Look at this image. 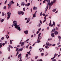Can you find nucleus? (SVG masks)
<instances>
[{"label": "nucleus", "mask_w": 61, "mask_h": 61, "mask_svg": "<svg viewBox=\"0 0 61 61\" xmlns=\"http://www.w3.org/2000/svg\"><path fill=\"white\" fill-rule=\"evenodd\" d=\"M58 38H59V39H60H60L59 41H61V37H60V36H58Z\"/></svg>", "instance_id": "obj_9"}, {"label": "nucleus", "mask_w": 61, "mask_h": 61, "mask_svg": "<svg viewBox=\"0 0 61 61\" xmlns=\"http://www.w3.org/2000/svg\"><path fill=\"white\" fill-rule=\"evenodd\" d=\"M18 48H17L16 50V51H17H17H18Z\"/></svg>", "instance_id": "obj_35"}, {"label": "nucleus", "mask_w": 61, "mask_h": 61, "mask_svg": "<svg viewBox=\"0 0 61 61\" xmlns=\"http://www.w3.org/2000/svg\"><path fill=\"white\" fill-rule=\"evenodd\" d=\"M25 45V43L23 42L21 44V46H22L23 45Z\"/></svg>", "instance_id": "obj_26"}, {"label": "nucleus", "mask_w": 61, "mask_h": 61, "mask_svg": "<svg viewBox=\"0 0 61 61\" xmlns=\"http://www.w3.org/2000/svg\"><path fill=\"white\" fill-rule=\"evenodd\" d=\"M46 21V20H44V21L43 22V23H44V22H45Z\"/></svg>", "instance_id": "obj_60"}, {"label": "nucleus", "mask_w": 61, "mask_h": 61, "mask_svg": "<svg viewBox=\"0 0 61 61\" xmlns=\"http://www.w3.org/2000/svg\"><path fill=\"white\" fill-rule=\"evenodd\" d=\"M4 20H5L4 19H2L1 20V22L2 23Z\"/></svg>", "instance_id": "obj_40"}, {"label": "nucleus", "mask_w": 61, "mask_h": 61, "mask_svg": "<svg viewBox=\"0 0 61 61\" xmlns=\"http://www.w3.org/2000/svg\"><path fill=\"white\" fill-rule=\"evenodd\" d=\"M53 26V25L51 24V25H50V26H51V27H52Z\"/></svg>", "instance_id": "obj_57"}, {"label": "nucleus", "mask_w": 61, "mask_h": 61, "mask_svg": "<svg viewBox=\"0 0 61 61\" xmlns=\"http://www.w3.org/2000/svg\"><path fill=\"white\" fill-rule=\"evenodd\" d=\"M57 55H58V54H56V53H55L54 54V57L53 58H51V60H53V59H54V58H55V57H56V56H57Z\"/></svg>", "instance_id": "obj_5"}, {"label": "nucleus", "mask_w": 61, "mask_h": 61, "mask_svg": "<svg viewBox=\"0 0 61 61\" xmlns=\"http://www.w3.org/2000/svg\"><path fill=\"white\" fill-rule=\"evenodd\" d=\"M22 51V48L21 49H19V50H18V51H17V52H19V51Z\"/></svg>", "instance_id": "obj_15"}, {"label": "nucleus", "mask_w": 61, "mask_h": 61, "mask_svg": "<svg viewBox=\"0 0 61 61\" xmlns=\"http://www.w3.org/2000/svg\"><path fill=\"white\" fill-rule=\"evenodd\" d=\"M28 40H29V39H28L26 40V42L27 43H28Z\"/></svg>", "instance_id": "obj_39"}, {"label": "nucleus", "mask_w": 61, "mask_h": 61, "mask_svg": "<svg viewBox=\"0 0 61 61\" xmlns=\"http://www.w3.org/2000/svg\"><path fill=\"white\" fill-rule=\"evenodd\" d=\"M10 44H12V42L11 40H10Z\"/></svg>", "instance_id": "obj_47"}, {"label": "nucleus", "mask_w": 61, "mask_h": 61, "mask_svg": "<svg viewBox=\"0 0 61 61\" xmlns=\"http://www.w3.org/2000/svg\"><path fill=\"white\" fill-rule=\"evenodd\" d=\"M4 9H6V6H5L4 7Z\"/></svg>", "instance_id": "obj_52"}, {"label": "nucleus", "mask_w": 61, "mask_h": 61, "mask_svg": "<svg viewBox=\"0 0 61 61\" xmlns=\"http://www.w3.org/2000/svg\"><path fill=\"white\" fill-rule=\"evenodd\" d=\"M47 2L48 3V4H50V0H48H48L47 1Z\"/></svg>", "instance_id": "obj_24"}, {"label": "nucleus", "mask_w": 61, "mask_h": 61, "mask_svg": "<svg viewBox=\"0 0 61 61\" xmlns=\"http://www.w3.org/2000/svg\"><path fill=\"white\" fill-rule=\"evenodd\" d=\"M23 10L24 11H25V7L23 9Z\"/></svg>", "instance_id": "obj_49"}, {"label": "nucleus", "mask_w": 61, "mask_h": 61, "mask_svg": "<svg viewBox=\"0 0 61 61\" xmlns=\"http://www.w3.org/2000/svg\"><path fill=\"white\" fill-rule=\"evenodd\" d=\"M52 61H56V59H54L53 60H52Z\"/></svg>", "instance_id": "obj_50"}, {"label": "nucleus", "mask_w": 61, "mask_h": 61, "mask_svg": "<svg viewBox=\"0 0 61 61\" xmlns=\"http://www.w3.org/2000/svg\"><path fill=\"white\" fill-rule=\"evenodd\" d=\"M55 29H53L51 31V33H53V32H55Z\"/></svg>", "instance_id": "obj_14"}, {"label": "nucleus", "mask_w": 61, "mask_h": 61, "mask_svg": "<svg viewBox=\"0 0 61 61\" xmlns=\"http://www.w3.org/2000/svg\"><path fill=\"white\" fill-rule=\"evenodd\" d=\"M40 23H41V24H42V22L41 20H40Z\"/></svg>", "instance_id": "obj_55"}, {"label": "nucleus", "mask_w": 61, "mask_h": 61, "mask_svg": "<svg viewBox=\"0 0 61 61\" xmlns=\"http://www.w3.org/2000/svg\"><path fill=\"white\" fill-rule=\"evenodd\" d=\"M42 12H41L40 13V16H42Z\"/></svg>", "instance_id": "obj_48"}, {"label": "nucleus", "mask_w": 61, "mask_h": 61, "mask_svg": "<svg viewBox=\"0 0 61 61\" xmlns=\"http://www.w3.org/2000/svg\"><path fill=\"white\" fill-rule=\"evenodd\" d=\"M5 44H7V42L6 41H5Z\"/></svg>", "instance_id": "obj_64"}, {"label": "nucleus", "mask_w": 61, "mask_h": 61, "mask_svg": "<svg viewBox=\"0 0 61 61\" xmlns=\"http://www.w3.org/2000/svg\"><path fill=\"white\" fill-rule=\"evenodd\" d=\"M20 46V45H18L17 46V47H19Z\"/></svg>", "instance_id": "obj_56"}, {"label": "nucleus", "mask_w": 61, "mask_h": 61, "mask_svg": "<svg viewBox=\"0 0 61 61\" xmlns=\"http://www.w3.org/2000/svg\"><path fill=\"white\" fill-rule=\"evenodd\" d=\"M43 61V60L42 59H40L39 60H37V61Z\"/></svg>", "instance_id": "obj_38"}, {"label": "nucleus", "mask_w": 61, "mask_h": 61, "mask_svg": "<svg viewBox=\"0 0 61 61\" xmlns=\"http://www.w3.org/2000/svg\"><path fill=\"white\" fill-rule=\"evenodd\" d=\"M38 56H36V57H35V58L36 59H37V58H38Z\"/></svg>", "instance_id": "obj_37"}, {"label": "nucleus", "mask_w": 61, "mask_h": 61, "mask_svg": "<svg viewBox=\"0 0 61 61\" xmlns=\"http://www.w3.org/2000/svg\"><path fill=\"white\" fill-rule=\"evenodd\" d=\"M17 22L16 21H13V24L12 26V27H13V26H15V28H17L18 29V30H19V31H20L21 30V29H20V27H19V25H17V23H16Z\"/></svg>", "instance_id": "obj_1"}, {"label": "nucleus", "mask_w": 61, "mask_h": 61, "mask_svg": "<svg viewBox=\"0 0 61 61\" xmlns=\"http://www.w3.org/2000/svg\"><path fill=\"white\" fill-rule=\"evenodd\" d=\"M28 55H30V54H26V57H28Z\"/></svg>", "instance_id": "obj_22"}, {"label": "nucleus", "mask_w": 61, "mask_h": 61, "mask_svg": "<svg viewBox=\"0 0 61 61\" xmlns=\"http://www.w3.org/2000/svg\"><path fill=\"white\" fill-rule=\"evenodd\" d=\"M9 47H10L11 48H13V47H12V46H10Z\"/></svg>", "instance_id": "obj_51"}, {"label": "nucleus", "mask_w": 61, "mask_h": 61, "mask_svg": "<svg viewBox=\"0 0 61 61\" xmlns=\"http://www.w3.org/2000/svg\"><path fill=\"white\" fill-rule=\"evenodd\" d=\"M5 43H3L2 44V46H5Z\"/></svg>", "instance_id": "obj_36"}, {"label": "nucleus", "mask_w": 61, "mask_h": 61, "mask_svg": "<svg viewBox=\"0 0 61 61\" xmlns=\"http://www.w3.org/2000/svg\"><path fill=\"white\" fill-rule=\"evenodd\" d=\"M12 4V3L11 2H10L9 3V5H11Z\"/></svg>", "instance_id": "obj_31"}, {"label": "nucleus", "mask_w": 61, "mask_h": 61, "mask_svg": "<svg viewBox=\"0 0 61 61\" xmlns=\"http://www.w3.org/2000/svg\"><path fill=\"white\" fill-rule=\"evenodd\" d=\"M40 42V41L39 40L37 42L38 43H39V42Z\"/></svg>", "instance_id": "obj_59"}, {"label": "nucleus", "mask_w": 61, "mask_h": 61, "mask_svg": "<svg viewBox=\"0 0 61 61\" xmlns=\"http://www.w3.org/2000/svg\"><path fill=\"white\" fill-rule=\"evenodd\" d=\"M21 6H23V5L24 6V5H25V4H24V2H22V3L21 4Z\"/></svg>", "instance_id": "obj_17"}, {"label": "nucleus", "mask_w": 61, "mask_h": 61, "mask_svg": "<svg viewBox=\"0 0 61 61\" xmlns=\"http://www.w3.org/2000/svg\"><path fill=\"white\" fill-rule=\"evenodd\" d=\"M19 53V52H17V53H16V55L15 56H17V55H18V54Z\"/></svg>", "instance_id": "obj_30"}, {"label": "nucleus", "mask_w": 61, "mask_h": 61, "mask_svg": "<svg viewBox=\"0 0 61 61\" xmlns=\"http://www.w3.org/2000/svg\"><path fill=\"white\" fill-rule=\"evenodd\" d=\"M56 8L55 9H54L52 10V11L53 12H55V11H56Z\"/></svg>", "instance_id": "obj_25"}, {"label": "nucleus", "mask_w": 61, "mask_h": 61, "mask_svg": "<svg viewBox=\"0 0 61 61\" xmlns=\"http://www.w3.org/2000/svg\"><path fill=\"white\" fill-rule=\"evenodd\" d=\"M7 0H6L5 1V4H6V2H7Z\"/></svg>", "instance_id": "obj_46"}, {"label": "nucleus", "mask_w": 61, "mask_h": 61, "mask_svg": "<svg viewBox=\"0 0 61 61\" xmlns=\"http://www.w3.org/2000/svg\"><path fill=\"white\" fill-rule=\"evenodd\" d=\"M25 34L26 35L27 34H28V30H26L24 32Z\"/></svg>", "instance_id": "obj_13"}, {"label": "nucleus", "mask_w": 61, "mask_h": 61, "mask_svg": "<svg viewBox=\"0 0 61 61\" xmlns=\"http://www.w3.org/2000/svg\"><path fill=\"white\" fill-rule=\"evenodd\" d=\"M56 30H58V28L56 27Z\"/></svg>", "instance_id": "obj_44"}, {"label": "nucleus", "mask_w": 61, "mask_h": 61, "mask_svg": "<svg viewBox=\"0 0 61 61\" xmlns=\"http://www.w3.org/2000/svg\"><path fill=\"white\" fill-rule=\"evenodd\" d=\"M35 7H34L33 8V9L34 10H35Z\"/></svg>", "instance_id": "obj_63"}, {"label": "nucleus", "mask_w": 61, "mask_h": 61, "mask_svg": "<svg viewBox=\"0 0 61 61\" xmlns=\"http://www.w3.org/2000/svg\"><path fill=\"white\" fill-rule=\"evenodd\" d=\"M30 51H31V50H30V51L28 52L27 53L28 54H30Z\"/></svg>", "instance_id": "obj_33"}, {"label": "nucleus", "mask_w": 61, "mask_h": 61, "mask_svg": "<svg viewBox=\"0 0 61 61\" xmlns=\"http://www.w3.org/2000/svg\"><path fill=\"white\" fill-rule=\"evenodd\" d=\"M30 3H28L27 4H26L25 5V6H29L30 5Z\"/></svg>", "instance_id": "obj_8"}, {"label": "nucleus", "mask_w": 61, "mask_h": 61, "mask_svg": "<svg viewBox=\"0 0 61 61\" xmlns=\"http://www.w3.org/2000/svg\"><path fill=\"white\" fill-rule=\"evenodd\" d=\"M11 2L12 3V4H14L15 3V2H13V0H12Z\"/></svg>", "instance_id": "obj_41"}, {"label": "nucleus", "mask_w": 61, "mask_h": 61, "mask_svg": "<svg viewBox=\"0 0 61 61\" xmlns=\"http://www.w3.org/2000/svg\"><path fill=\"white\" fill-rule=\"evenodd\" d=\"M41 33H40L39 34H38V39L37 40H40V39H41L42 38V37L41 36H40V35H41Z\"/></svg>", "instance_id": "obj_4"}, {"label": "nucleus", "mask_w": 61, "mask_h": 61, "mask_svg": "<svg viewBox=\"0 0 61 61\" xmlns=\"http://www.w3.org/2000/svg\"><path fill=\"white\" fill-rule=\"evenodd\" d=\"M28 20L29 21H30V18H29Z\"/></svg>", "instance_id": "obj_53"}, {"label": "nucleus", "mask_w": 61, "mask_h": 61, "mask_svg": "<svg viewBox=\"0 0 61 61\" xmlns=\"http://www.w3.org/2000/svg\"><path fill=\"white\" fill-rule=\"evenodd\" d=\"M29 48L30 49H32V47H31V46H30V47Z\"/></svg>", "instance_id": "obj_58"}, {"label": "nucleus", "mask_w": 61, "mask_h": 61, "mask_svg": "<svg viewBox=\"0 0 61 61\" xmlns=\"http://www.w3.org/2000/svg\"><path fill=\"white\" fill-rule=\"evenodd\" d=\"M48 6L47 5L46 6V8H45V9H46V10H45V12H46L47 10V9H48Z\"/></svg>", "instance_id": "obj_11"}, {"label": "nucleus", "mask_w": 61, "mask_h": 61, "mask_svg": "<svg viewBox=\"0 0 61 61\" xmlns=\"http://www.w3.org/2000/svg\"><path fill=\"white\" fill-rule=\"evenodd\" d=\"M21 54H20L19 55H18V58H19V57H21Z\"/></svg>", "instance_id": "obj_12"}, {"label": "nucleus", "mask_w": 61, "mask_h": 61, "mask_svg": "<svg viewBox=\"0 0 61 61\" xmlns=\"http://www.w3.org/2000/svg\"><path fill=\"white\" fill-rule=\"evenodd\" d=\"M42 15L44 16H45V15H46V14L45 13H43L42 14Z\"/></svg>", "instance_id": "obj_42"}, {"label": "nucleus", "mask_w": 61, "mask_h": 61, "mask_svg": "<svg viewBox=\"0 0 61 61\" xmlns=\"http://www.w3.org/2000/svg\"><path fill=\"white\" fill-rule=\"evenodd\" d=\"M8 51L9 52H10V47H8Z\"/></svg>", "instance_id": "obj_29"}, {"label": "nucleus", "mask_w": 61, "mask_h": 61, "mask_svg": "<svg viewBox=\"0 0 61 61\" xmlns=\"http://www.w3.org/2000/svg\"><path fill=\"white\" fill-rule=\"evenodd\" d=\"M55 2V0H53V2L51 1V3H48L47 5H51V6L52 5H53L54 3Z\"/></svg>", "instance_id": "obj_2"}, {"label": "nucleus", "mask_w": 61, "mask_h": 61, "mask_svg": "<svg viewBox=\"0 0 61 61\" xmlns=\"http://www.w3.org/2000/svg\"><path fill=\"white\" fill-rule=\"evenodd\" d=\"M8 5L9 6L8 9H9V8H11V5H9V4H8Z\"/></svg>", "instance_id": "obj_21"}, {"label": "nucleus", "mask_w": 61, "mask_h": 61, "mask_svg": "<svg viewBox=\"0 0 61 61\" xmlns=\"http://www.w3.org/2000/svg\"><path fill=\"white\" fill-rule=\"evenodd\" d=\"M44 19L45 20H46V16H45L44 17Z\"/></svg>", "instance_id": "obj_32"}, {"label": "nucleus", "mask_w": 61, "mask_h": 61, "mask_svg": "<svg viewBox=\"0 0 61 61\" xmlns=\"http://www.w3.org/2000/svg\"><path fill=\"white\" fill-rule=\"evenodd\" d=\"M44 1L43 2V3H46V2L47 1V0H44Z\"/></svg>", "instance_id": "obj_19"}, {"label": "nucleus", "mask_w": 61, "mask_h": 61, "mask_svg": "<svg viewBox=\"0 0 61 61\" xmlns=\"http://www.w3.org/2000/svg\"><path fill=\"white\" fill-rule=\"evenodd\" d=\"M4 37H3L1 38V39L2 40H4Z\"/></svg>", "instance_id": "obj_43"}, {"label": "nucleus", "mask_w": 61, "mask_h": 61, "mask_svg": "<svg viewBox=\"0 0 61 61\" xmlns=\"http://www.w3.org/2000/svg\"><path fill=\"white\" fill-rule=\"evenodd\" d=\"M2 43H0V49L1 48V47H2Z\"/></svg>", "instance_id": "obj_23"}, {"label": "nucleus", "mask_w": 61, "mask_h": 61, "mask_svg": "<svg viewBox=\"0 0 61 61\" xmlns=\"http://www.w3.org/2000/svg\"><path fill=\"white\" fill-rule=\"evenodd\" d=\"M41 56H43L44 55V53H42L41 54Z\"/></svg>", "instance_id": "obj_62"}, {"label": "nucleus", "mask_w": 61, "mask_h": 61, "mask_svg": "<svg viewBox=\"0 0 61 61\" xmlns=\"http://www.w3.org/2000/svg\"><path fill=\"white\" fill-rule=\"evenodd\" d=\"M51 46V45L49 43H48L47 42H46V46H45L46 48H48V46Z\"/></svg>", "instance_id": "obj_3"}, {"label": "nucleus", "mask_w": 61, "mask_h": 61, "mask_svg": "<svg viewBox=\"0 0 61 61\" xmlns=\"http://www.w3.org/2000/svg\"><path fill=\"white\" fill-rule=\"evenodd\" d=\"M50 23H49V26H50V25H51V21L50 20Z\"/></svg>", "instance_id": "obj_20"}, {"label": "nucleus", "mask_w": 61, "mask_h": 61, "mask_svg": "<svg viewBox=\"0 0 61 61\" xmlns=\"http://www.w3.org/2000/svg\"><path fill=\"white\" fill-rule=\"evenodd\" d=\"M55 35H58V32L57 31H55L54 32Z\"/></svg>", "instance_id": "obj_10"}, {"label": "nucleus", "mask_w": 61, "mask_h": 61, "mask_svg": "<svg viewBox=\"0 0 61 61\" xmlns=\"http://www.w3.org/2000/svg\"><path fill=\"white\" fill-rule=\"evenodd\" d=\"M7 15H8L7 19V20H8L9 19V18L10 17V15H9V12H8Z\"/></svg>", "instance_id": "obj_6"}, {"label": "nucleus", "mask_w": 61, "mask_h": 61, "mask_svg": "<svg viewBox=\"0 0 61 61\" xmlns=\"http://www.w3.org/2000/svg\"><path fill=\"white\" fill-rule=\"evenodd\" d=\"M41 26V24H40V23H39V27H40V26Z\"/></svg>", "instance_id": "obj_54"}, {"label": "nucleus", "mask_w": 61, "mask_h": 61, "mask_svg": "<svg viewBox=\"0 0 61 61\" xmlns=\"http://www.w3.org/2000/svg\"><path fill=\"white\" fill-rule=\"evenodd\" d=\"M52 40V38H50L49 39H48V40H47V41H50V40Z\"/></svg>", "instance_id": "obj_27"}, {"label": "nucleus", "mask_w": 61, "mask_h": 61, "mask_svg": "<svg viewBox=\"0 0 61 61\" xmlns=\"http://www.w3.org/2000/svg\"><path fill=\"white\" fill-rule=\"evenodd\" d=\"M33 17H36V14H34L33 15Z\"/></svg>", "instance_id": "obj_28"}, {"label": "nucleus", "mask_w": 61, "mask_h": 61, "mask_svg": "<svg viewBox=\"0 0 61 61\" xmlns=\"http://www.w3.org/2000/svg\"><path fill=\"white\" fill-rule=\"evenodd\" d=\"M39 31H37L36 34H38V33H39Z\"/></svg>", "instance_id": "obj_45"}, {"label": "nucleus", "mask_w": 61, "mask_h": 61, "mask_svg": "<svg viewBox=\"0 0 61 61\" xmlns=\"http://www.w3.org/2000/svg\"><path fill=\"white\" fill-rule=\"evenodd\" d=\"M51 45H52V46H55L56 45V44H55L53 45L52 44H51Z\"/></svg>", "instance_id": "obj_61"}, {"label": "nucleus", "mask_w": 61, "mask_h": 61, "mask_svg": "<svg viewBox=\"0 0 61 61\" xmlns=\"http://www.w3.org/2000/svg\"><path fill=\"white\" fill-rule=\"evenodd\" d=\"M51 35L52 37H55V34H54V33H51Z\"/></svg>", "instance_id": "obj_7"}, {"label": "nucleus", "mask_w": 61, "mask_h": 61, "mask_svg": "<svg viewBox=\"0 0 61 61\" xmlns=\"http://www.w3.org/2000/svg\"><path fill=\"white\" fill-rule=\"evenodd\" d=\"M21 14L22 15H23L24 14V12L23 11H21Z\"/></svg>", "instance_id": "obj_18"}, {"label": "nucleus", "mask_w": 61, "mask_h": 61, "mask_svg": "<svg viewBox=\"0 0 61 61\" xmlns=\"http://www.w3.org/2000/svg\"><path fill=\"white\" fill-rule=\"evenodd\" d=\"M53 25L54 26H55V22H53Z\"/></svg>", "instance_id": "obj_34"}, {"label": "nucleus", "mask_w": 61, "mask_h": 61, "mask_svg": "<svg viewBox=\"0 0 61 61\" xmlns=\"http://www.w3.org/2000/svg\"><path fill=\"white\" fill-rule=\"evenodd\" d=\"M21 11H19L18 12V14L19 15H21Z\"/></svg>", "instance_id": "obj_16"}]
</instances>
